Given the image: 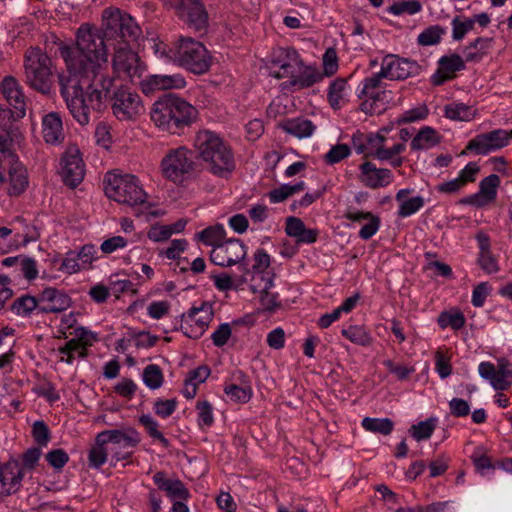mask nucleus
<instances>
[{"mask_svg":"<svg viewBox=\"0 0 512 512\" xmlns=\"http://www.w3.org/2000/svg\"><path fill=\"white\" fill-rule=\"evenodd\" d=\"M102 31L88 24L76 32L74 45H61L59 53L67 74H58L60 94L80 125H87L94 112L106 107L114 78L106 74L108 47H113L112 67L118 75L140 77L142 66L130 43L141 35L135 20L118 8H107L102 15Z\"/></svg>","mask_w":512,"mask_h":512,"instance_id":"1","label":"nucleus"},{"mask_svg":"<svg viewBox=\"0 0 512 512\" xmlns=\"http://www.w3.org/2000/svg\"><path fill=\"white\" fill-rule=\"evenodd\" d=\"M140 441L139 433L131 427L104 430L96 435L89 450V466L99 469L109 460V456L112 465L128 460Z\"/></svg>","mask_w":512,"mask_h":512,"instance_id":"2","label":"nucleus"},{"mask_svg":"<svg viewBox=\"0 0 512 512\" xmlns=\"http://www.w3.org/2000/svg\"><path fill=\"white\" fill-rule=\"evenodd\" d=\"M194 147L207 170L213 175L227 178L234 171V155L216 133L209 130L198 132Z\"/></svg>","mask_w":512,"mask_h":512,"instance_id":"3","label":"nucleus"},{"mask_svg":"<svg viewBox=\"0 0 512 512\" xmlns=\"http://www.w3.org/2000/svg\"><path fill=\"white\" fill-rule=\"evenodd\" d=\"M151 120L163 131L178 134L189 126L197 116V110L185 100L167 96L153 104Z\"/></svg>","mask_w":512,"mask_h":512,"instance_id":"4","label":"nucleus"},{"mask_svg":"<svg viewBox=\"0 0 512 512\" xmlns=\"http://www.w3.org/2000/svg\"><path fill=\"white\" fill-rule=\"evenodd\" d=\"M105 194L117 203L130 207L144 205L148 194L140 179L133 174L107 173Z\"/></svg>","mask_w":512,"mask_h":512,"instance_id":"5","label":"nucleus"},{"mask_svg":"<svg viewBox=\"0 0 512 512\" xmlns=\"http://www.w3.org/2000/svg\"><path fill=\"white\" fill-rule=\"evenodd\" d=\"M25 81L29 87L42 93L49 94L54 87V72L52 59L40 48L31 47L25 53Z\"/></svg>","mask_w":512,"mask_h":512,"instance_id":"6","label":"nucleus"},{"mask_svg":"<svg viewBox=\"0 0 512 512\" xmlns=\"http://www.w3.org/2000/svg\"><path fill=\"white\" fill-rule=\"evenodd\" d=\"M170 60L194 74H204L211 66L206 47L191 37H180L170 47Z\"/></svg>","mask_w":512,"mask_h":512,"instance_id":"7","label":"nucleus"},{"mask_svg":"<svg viewBox=\"0 0 512 512\" xmlns=\"http://www.w3.org/2000/svg\"><path fill=\"white\" fill-rule=\"evenodd\" d=\"M194 167V153L184 146L168 150L160 163L162 176L177 184L187 179Z\"/></svg>","mask_w":512,"mask_h":512,"instance_id":"8","label":"nucleus"},{"mask_svg":"<svg viewBox=\"0 0 512 512\" xmlns=\"http://www.w3.org/2000/svg\"><path fill=\"white\" fill-rule=\"evenodd\" d=\"M111 108L120 121L135 120L145 112L141 96L128 88H118L111 97Z\"/></svg>","mask_w":512,"mask_h":512,"instance_id":"9","label":"nucleus"},{"mask_svg":"<svg viewBox=\"0 0 512 512\" xmlns=\"http://www.w3.org/2000/svg\"><path fill=\"white\" fill-rule=\"evenodd\" d=\"M511 139L512 130L495 129L475 136L468 142L466 150L477 155H487L506 147Z\"/></svg>","mask_w":512,"mask_h":512,"instance_id":"10","label":"nucleus"},{"mask_svg":"<svg viewBox=\"0 0 512 512\" xmlns=\"http://www.w3.org/2000/svg\"><path fill=\"white\" fill-rule=\"evenodd\" d=\"M367 143L370 148L368 155L380 161H387L393 167H400L403 164L401 154L405 151L404 143L389 144L388 140L380 133L371 134L367 137Z\"/></svg>","mask_w":512,"mask_h":512,"instance_id":"11","label":"nucleus"},{"mask_svg":"<svg viewBox=\"0 0 512 512\" xmlns=\"http://www.w3.org/2000/svg\"><path fill=\"white\" fill-rule=\"evenodd\" d=\"M478 372L495 390L503 391L512 385V365L506 358H499L497 366L488 361L481 362Z\"/></svg>","mask_w":512,"mask_h":512,"instance_id":"12","label":"nucleus"},{"mask_svg":"<svg viewBox=\"0 0 512 512\" xmlns=\"http://www.w3.org/2000/svg\"><path fill=\"white\" fill-rule=\"evenodd\" d=\"M246 254L247 247L241 240L229 239L212 248L210 259L215 265L230 267L241 262Z\"/></svg>","mask_w":512,"mask_h":512,"instance_id":"13","label":"nucleus"},{"mask_svg":"<svg viewBox=\"0 0 512 512\" xmlns=\"http://www.w3.org/2000/svg\"><path fill=\"white\" fill-rule=\"evenodd\" d=\"M271 64V75L273 77L289 79L301 68L302 59L294 48H278L273 52Z\"/></svg>","mask_w":512,"mask_h":512,"instance_id":"14","label":"nucleus"},{"mask_svg":"<svg viewBox=\"0 0 512 512\" xmlns=\"http://www.w3.org/2000/svg\"><path fill=\"white\" fill-rule=\"evenodd\" d=\"M213 316V306L209 302L191 307L187 314L183 315L191 323L190 328L181 326L183 334L192 339L200 338L208 328Z\"/></svg>","mask_w":512,"mask_h":512,"instance_id":"15","label":"nucleus"},{"mask_svg":"<svg viewBox=\"0 0 512 512\" xmlns=\"http://www.w3.org/2000/svg\"><path fill=\"white\" fill-rule=\"evenodd\" d=\"M380 70L381 75L387 79L402 80L418 75L420 66L416 61L390 54L383 58Z\"/></svg>","mask_w":512,"mask_h":512,"instance_id":"16","label":"nucleus"},{"mask_svg":"<svg viewBox=\"0 0 512 512\" xmlns=\"http://www.w3.org/2000/svg\"><path fill=\"white\" fill-rule=\"evenodd\" d=\"M63 181L66 185L74 188L82 182L85 175V165L77 146H70L62 157Z\"/></svg>","mask_w":512,"mask_h":512,"instance_id":"17","label":"nucleus"},{"mask_svg":"<svg viewBox=\"0 0 512 512\" xmlns=\"http://www.w3.org/2000/svg\"><path fill=\"white\" fill-rule=\"evenodd\" d=\"M24 474L16 460L0 462V497L17 493L22 485Z\"/></svg>","mask_w":512,"mask_h":512,"instance_id":"18","label":"nucleus"},{"mask_svg":"<svg viewBox=\"0 0 512 512\" xmlns=\"http://www.w3.org/2000/svg\"><path fill=\"white\" fill-rule=\"evenodd\" d=\"M96 249L93 245H84L79 251H69L65 254L59 270L66 274H74L86 269L95 260Z\"/></svg>","mask_w":512,"mask_h":512,"instance_id":"19","label":"nucleus"},{"mask_svg":"<svg viewBox=\"0 0 512 512\" xmlns=\"http://www.w3.org/2000/svg\"><path fill=\"white\" fill-rule=\"evenodd\" d=\"M360 181L371 189H378L389 186L394 176L390 169L378 168L373 162L365 161L359 166Z\"/></svg>","mask_w":512,"mask_h":512,"instance_id":"20","label":"nucleus"},{"mask_svg":"<svg viewBox=\"0 0 512 512\" xmlns=\"http://www.w3.org/2000/svg\"><path fill=\"white\" fill-rule=\"evenodd\" d=\"M437 69L431 75L430 82L434 86L443 85L455 78L456 73L465 69V61L458 54L442 56L437 62Z\"/></svg>","mask_w":512,"mask_h":512,"instance_id":"21","label":"nucleus"},{"mask_svg":"<svg viewBox=\"0 0 512 512\" xmlns=\"http://www.w3.org/2000/svg\"><path fill=\"white\" fill-rule=\"evenodd\" d=\"M40 302V313H60L67 310L72 300L70 296L61 289L46 287L38 294Z\"/></svg>","mask_w":512,"mask_h":512,"instance_id":"22","label":"nucleus"},{"mask_svg":"<svg viewBox=\"0 0 512 512\" xmlns=\"http://www.w3.org/2000/svg\"><path fill=\"white\" fill-rule=\"evenodd\" d=\"M500 183L501 180L498 175L490 174L480 181L478 192L467 197L464 200V203L478 208L485 207L493 203L496 200L497 190Z\"/></svg>","mask_w":512,"mask_h":512,"instance_id":"23","label":"nucleus"},{"mask_svg":"<svg viewBox=\"0 0 512 512\" xmlns=\"http://www.w3.org/2000/svg\"><path fill=\"white\" fill-rule=\"evenodd\" d=\"M479 171L480 166L476 162H469L462 170H460L456 178L440 183L437 185L436 190L439 193L448 195L457 194L468 183H472L476 180Z\"/></svg>","mask_w":512,"mask_h":512,"instance_id":"24","label":"nucleus"},{"mask_svg":"<svg viewBox=\"0 0 512 512\" xmlns=\"http://www.w3.org/2000/svg\"><path fill=\"white\" fill-rule=\"evenodd\" d=\"M185 85L186 81L180 74H153L141 81V89L145 94H151L160 90L180 89L185 87Z\"/></svg>","mask_w":512,"mask_h":512,"instance_id":"25","label":"nucleus"},{"mask_svg":"<svg viewBox=\"0 0 512 512\" xmlns=\"http://www.w3.org/2000/svg\"><path fill=\"white\" fill-rule=\"evenodd\" d=\"M153 482L167 497L171 500H189L191 494L179 479H169L163 471L156 472L153 475Z\"/></svg>","mask_w":512,"mask_h":512,"instance_id":"26","label":"nucleus"},{"mask_svg":"<svg viewBox=\"0 0 512 512\" xmlns=\"http://www.w3.org/2000/svg\"><path fill=\"white\" fill-rule=\"evenodd\" d=\"M8 194L19 196L29 186V175L27 168L18 160V157L10 160Z\"/></svg>","mask_w":512,"mask_h":512,"instance_id":"27","label":"nucleus"},{"mask_svg":"<svg viewBox=\"0 0 512 512\" xmlns=\"http://www.w3.org/2000/svg\"><path fill=\"white\" fill-rule=\"evenodd\" d=\"M1 90L4 98L10 106L16 110L18 117L25 115V96L18 81L13 77H5L1 84Z\"/></svg>","mask_w":512,"mask_h":512,"instance_id":"28","label":"nucleus"},{"mask_svg":"<svg viewBox=\"0 0 512 512\" xmlns=\"http://www.w3.org/2000/svg\"><path fill=\"white\" fill-rule=\"evenodd\" d=\"M322 79L321 73L313 66H306L302 62L301 68L289 80L282 84L283 89L291 88L293 90H300L311 87Z\"/></svg>","mask_w":512,"mask_h":512,"instance_id":"29","label":"nucleus"},{"mask_svg":"<svg viewBox=\"0 0 512 512\" xmlns=\"http://www.w3.org/2000/svg\"><path fill=\"white\" fill-rule=\"evenodd\" d=\"M42 134L46 143L59 144L63 141L64 130L59 113L50 112L43 117Z\"/></svg>","mask_w":512,"mask_h":512,"instance_id":"30","label":"nucleus"},{"mask_svg":"<svg viewBox=\"0 0 512 512\" xmlns=\"http://www.w3.org/2000/svg\"><path fill=\"white\" fill-rule=\"evenodd\" d=\"M412 192V189L405 188L400 189L396 193L395 199L398 202L397 215L401 218H407L414 215L425 205V200L422 196L418 195L407 198V196Z\"/></svg>","mask_w":512,"mask_h":512,"instance_id":"31","label":"nucleus"},{"mask_svg":"<svg viewBox=\"0 0 512 512\" xmlns=\"http://www.w3.org/2000/svg\"><path fill=\"white\" fill-rule=\"evenodd\" d=\"M187 23L196 31H205L208 26V14L204 5L198 1H190L186 7Z\"/></svg>","mask_w":512,"mask_h":512,"instance_id":"32","label":"nucleus"},{"mask_svg":"<svg viewBox=\"0 0 512 512\" xmlns=\"http://www.w3.org/2000/svg\"><path fill=\"white\" fill-rule=\"evenodd\" d=\"M350 87L347 80L337 78L331 82L328 88V101L333 109L341 108L348 100Z\"/></svg>","mask_w":512,"mask_h":512,"instance_id":"33","label":"nucleus"},{"mask_svg":"<svg viewBox=\"0 0 512 512\" xmlns=\"http://www.w3.org/2000/svg\"><path fill=\"white\" fill-rule=\"evenodd\" d=\"M441 136L432 127L425 126L421 128L411 141V149L414 151L428 150L438 145Z\"/></svg>","mask_w":512,"mask_h":512,"instance_id":"34","label":"nucleus"},{"mask_svg":"<svg viewBox=\"0 0 512 512\" xmlns=\"http://www.w3.org/2000/svg\"><path fill=\"white\" fill-rule=\"evenodd\" d=\"M281 127L285 132L299 139L312 136L316 129L313 122L306 118L288 119L282 123Z\"/></svg>","mask_w":512,"mask_h":512,"instance_id":"35","label":"nucleus"},{"mask_svg":"<svg viewBox=\"0 0 512 512\" xmlns=\"http://www.w3.org/2000/svg\"><path fill=\"white\" fill-rule=\"evenodd\" d=\"M390 100L391 92L382 89L372 98L364 99L361 103V110L366 114H380L386 109Z\"/></svg>","mask_w":512,"mask_h":512,"instance_id":"36","label":"nucleus"},{"mask_svg":"<svg viewBox=\"0 0 512 512\" xmlns=\"http://www.w3.org/2000/svg\"><path fill=\"white\" fill-rule=\"evenodd\" d=\"M437 323L441 329L450 327L458 331L465 326L466 318L464 314L457 308L442 311L437 318Z\"/></svg>","mask_w":512,"mask_h":512,"instance_id":"37","label":"nucleus"},{"mask_svg":"<svg viewBox=\"0 0 512 512\" xmlns=\"http://www.w3.org/2000/svg\"><path fill=\"white\" fill-rule=\"evenodd\" d=\"M476 114L472 106L461 102H453L445 106L444 115L454 121H471Z\"/></svg>","mask_w":512,"mask_h":512,"instance_id":"38","label":"nucleus"},{"mask_svg":"<svg viewBox=\"0 0 512 512\" xmlns=\"http://www.w3.org/2000/svg\"><path fill=\"white\" fill-rule=\"evenodd\" d=\"M13 313L18 316L26 317L34 311L40 313V302L38 296L23 295L17 298L11 307Z\"/></svg>","mask_w":512,"mask_h":512,"instance_id":"39","label":"nucleus"},{"mask_svg":"<svg viewBox=\"0 0 512 512\" xmlns=\"http://www.w3.org/2000/svg\"><path fill=\"white\" fill-rule=\"evenodd\" d=\"M306 188L303 181L295 184H284L278 188L271 190L268 194L271 203H280L294 195L295 193L301 192Z\"/></svg>","mask_w":512,"mask_h":512,"instance_id":"40","label":"nucleus"},{"mask_svg":"<svg viewBox=\"0 0 512 512\" xmlns=\"http://www.w3.org/2000/svg\"><path fill=\"white\" fill-rule=\"evenodd\" d=\"M490 46L491 39L480 37L467 45L463 53L467 61H478L487 53Z\"/></svg>","mask_w":512,"mask_h":512,"instance_id":"41","label":"nucleus"},{"mask_svg":"<svg viewBox=\"0 0 512 512\" xmlns=\"http://www.w3.org/2000/svg\"><path fill=\"white\" fill-rule=\"evenodd\" d=\"M225 238V229L222 225H214L207 227L197 233V239L201 241L204 245L215 246L219 245Z\"/></svg>","mask_w":512,"mask_h":512,"instance_id":"42","label":"nucleus"},{"mask_svg":"<svg viewBox=\"0 0 512 512\" xmlns=\"http://www.w3.org/2000/svg\"><path fill=\"white\" fill-rule=\"evenodd\" d=\"M341 333L356 345L369 346L372 343L371 334L365 327L360 325H351L346 329H342Z\"/></svg>","mask_w":512,"mask_h":512,"instance_id":"43","label":"nucleus"},{"mask_svg":"<svg viewBox=\"0 0 512 512\" xmlns=\"http://www.w3.org/2000/svg\"><path fill=\"white\" fill-rule=\"evenodd\" d=\"M362 427L369 432L389 435L394 428V423L389 418L365 417L361 422Z\"/></svg>","mask_w":512,"mask_h":512,"instance_id":"44","label":"nucleus"},{"mask_svg":"<svg viewBox=\"0 0 512 512\" xmlns=\"http://www.w3.org/2000/svg\"><path fill=\"white\" fill-rule=\"evenodd\" d=\"M87 350L88 349L81 344L70 339L64 346L59 348V353L61 354L60 361L72 364L76 357L81 359L86 358Z\"/></svg>","mask_w":512,"mask_h":512,"instance_id":"45","label":"nucleus"},{"mask_svg":"<svg viewBox=\"0 0 512 512\" xmlns=\"http://www.w3.org/2000/svg\"><path fill=\"white\" fill-rule=\"evenodd\" d=\"M139 422L144 426L149 436L161 443L164 448L170 446V441L159 430V423L149 414H144L139 418Z\"/></svg>","mask_w":512,"mask_h":512,"instance_id":"46","label":"nucleus"},{"mask_svg":"<svg viewBox=\"0 0 512 512\" xmlns=\"http://www.w3.org/2000/svg\"><path fill=\"white\" fill-rule=\"evenodd\" d=\"M437 424L436 418H429L412 425L409 432L416 441L429 439L433 434Z\"/></svg>","mask_w":512,"mask_h":512,"instance_id":"47","label":"nucleus"},{"mask_svg":"<svg viewBox=\"0 0 512 512\" xmlns=\"http://www.w3.org/2000/svg\"><path fill=\"white\" fill-rule=\"evenodd\" d=\"M445 33V28L440 25L429 26L418 35V43L422 46L437 45Z\"/></svg>","mask_w":512,"mask_h":512,"instance_id":"48","label":"nucleus"},{"mask_svg":"<svg viewBox=\"0 0 512 512\" xmlns=\"http://www.w3.org/2000/svg\"><path fill=\"white\" fill-rule=\"evenodd\" d=\"M143 382L150 389H158L163 383V373L156 364H150L144 368Z\"/></svg>","mask_w":512,"mask_h":512,"instance_id":"49","label":"nucleus"},{"mask_svg":"<svg viewBox=\"0 0 512 512\" xmlns=\"http://www.w3.org/2000/svg\"><path fill=\"white\" fill-rule=\"evenodd\" d=\"M435 371L441 379H446L452 373L451 357L447 351L439 348L436 350L435 355Z\"/></svg>","mask_w":512,"mask_h":512,"instance_id":"50","label":"nucleus"},{"mask_svg":"<svg viewBox=\"0 0 512 512\" xmlns=\"http://www.w3.org/2000/svg\"><path fill=\"white\" fill-rule=\"evenodd\" d=\"M428 108L425 105L409 109L403 112L397 119V124H406L425 119L428 116Z\"/></svg>","mask_w":512,"mask_h":512,"instance_id":"51","label":"nucleus"},{"mask_svg":"<svg viewBox=\"0 0 512 512\" xmlns=\"http://www.w3.org/2000/svg\"><path fill=\"white\" fill-rule=\"evenodd\" d=\"M474 24L475 20L469 18L460 20V18L455 17L451 22L452 38L456 41L463 39L474 28Z\"/></svg>","mask_w":512,"mask_h":512,"instance_id":"52","label":"nucleus"},{"mask_svg":"<svg viewBox=\"0 0 512 512\" xmlns=\"http://www.w3.org/2000/svg\"><path fill=\"white\" fill-rule=\"evenodd\" d=\"M188 242L185 239H174L167 248L159 251V256L175 260L186 250Z\"/></svg>","mask_w":512,"mask_h":512,"instance_id":"53","label":"nucleus"},{"mask_svg":"<svg viewBox=\"0 0 512 512\" xmlns=\"http://www.w3.org/2000/svg\"><path fill=\"white\" fill-rule=\"evenodd\" d=\"M171 310V303L167 300L152 301L147 305V315L155 320L164 318Z\"/></svg>","mask_w":512,"mask_h":512,"instance_id":"54","label":"nucleus"},{"mask_svg":"<svg viewBox=\"0 0 512 512\" xmlns=\"http://www.w3.org/2000/svg\"><path fill=\"white\" fill-rule=\"evenodd\" d=\"M70 335L73 336L71 339L76 341V343L81 344L85 348L91 347L94 342L97 341V334L93 333L90 330H87L84 327H75Z\"/></svg>","mask_w":512,"mask_h":512,"instance_id":"55","label":"nucleus"},{"mask_svg":"<svg viewBox=\"0 0 512 512\" xmlns=\"http://www.w3.org/2000/svg\"><path fill=\"white\" fill-rule=\"evenodd\" d=\"M272 286V280L267 279L263 291L260 297V304L263 310L272 312L279 306L277 302V295L275 293H271L268 289Z\"/></svg>","mask_w":512,"mask_h":512,"instance_id":"56","label":"nucleus"},{"mask_svg":"<svg viewBox=\"0 0 512 512\" xmlns=\"http://www.w3.org/2000/svg\"><path fill=\"white\" fill-rule=\"evenodd\" d=\"M350 154L351 150L347 144H337L325 154L324 160L327 164H335L347 158Z\"/></svg>","mask_w":512,"mask_h":512,"instance_id":"57","label":"nucleus"},{"mask_svg":"<svg viewBox=\"0 0 512 512\" xmlns=\"http://www.w3.org/2000/svg\"><path fill=\"white\" fill-rule=\"evenodd\" d=\"M422 9V6L419 1L417 0H408V1H401L393 4L391 6V12L394 15H402V14H408V15H414L418 12H420Z\"/></svg>","mask_w":512,"mask_h":512,"instance_id":"58","label":"nucleus"},{"mask_svg":"<svg viewBox=\"0 0 512 512\" xmlns=\"http://www.w3.org/2000/svg\"><path fill=\"white\" fill-rule=\"evenodd\" d=\"M200 427H210L214 422L213 408L208 401H199L196 406Z\"/></svg>","mask_w":512,"mask_h":512,"instance_id":"59","label":"nucleus"},{"mask_svg":"<svg viewBox=\"0 0 512 512\" xmlns=\"http://www.w3.org/2000/svg\"><path fill=\"white\" fill-rule=\"evenodd\" d=\"M225 393L231 400L242 403L248 402L251 398L250 388L240 387L236 384H230L226 386Z\"/></svg>","mask_w":512,"mask_h":512,"instance_id":"60","label":"nucleus"},{"mask_svg":"<svg viewBox=\"0 0 512 512\" xmlns=\"http://www.w3.org/2000/svg\"><path fill=\"white\" fill-rule=\"evenodd\" d=\"M177 407L176 399H158L154 403V411L156 415L165 419L171 416Z\"/></svg>","mask_w":512,"mask_h":512,"instance_id":"61","label":"nucleus"},{"mask_svg":"<svg viewBox=\"0 0 512 512\" xmlns=\"http://www.w3.org/2000/svg\"><path fill=\"white\" fill-rule=\"evenodd\" d=\"M128 239L122 236H113L101 243L100 249L104 254H111L117 250L124 249L128 245Z\"/></svg>","mask_w":512,"mask_h":512,"instance_id":"62","label":"nucleus"},{"mask_svg":"<svg viewBox=\"0 0 512 512\" xmlns=\"http://www.w3.org/2000/svg\"><path fill=\"white\" fill-rule=\"evenodd\" d=\"M232 335V328L229 323H222L218 326V328L212 333L211 339L213 344L217 347H222L227 344L228 340Z\"/></svg>","mask_w":512,"mask_h":512,"instance_id":"63","label":"nucleus"},{"mask_svg":"<svg viewBox=\"0 0 512 512\" xmlns=\"http://www.w3.org/2000/svg\"><path fill=\"white\" fill-rule=\"evenodd\" d=\"M18 270L28 281H32L38 277L37 261L34 258L24 256Z\"/></svg>","mask_w":512,"mask_h":512,"instance_id":"64","label":"nucleus"}]
</instances>
